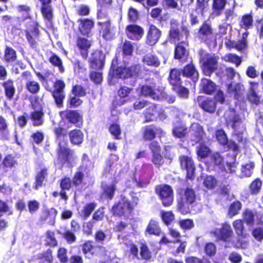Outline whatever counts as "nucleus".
<instances>
[{
  "instance_id": "nucleus-37",
  "label": "nucleus",
  "mask_w": 263,
  "mask_h": 263,
  "mask_svg": "<svg viewBox=\"0 0 263 263\" xmlns=\"http://www.w3.org/2000/svg\"><path fill=\"white\" fill-rule=\"evenodd\" d=\"M17 165V161L15 157L12 154H8L4 157L0 166H2L4 170L7 171L8 168L12 169Z\"/></svg>"
},
{
  "instance_id": "nucleus-58",
  "label": "nucleus",
  "mask_w": 263,
  "mask_h": 263,
  "mask_svg": "<svg viewBox=\"0 0 263 263\" xmlns=\"http://www.w3.org/2000/svg\"><path fill=\"white\" fill-rule=\"evenodd\" d=\"M38 259L47 263H52L53 261L52 251L50 249H47L39 254Z\"/></svg>"
},
{
  "instance_id": "nucleus-1",
  "label": "nucleus",
  "mask_w": 263,
  "mask_h": 263,
  "mask_svg": "<svg viewBox=\"0 0 263 263\" xmlns=\"http://www.w3.org/2000/svg\"><path fill=\"white\" fill-rule=\"evenodd\" d=\"M196 192L191 187L180 188L177 191V210L182 215L190 213V205L196 201Z\"/></svg>"
},
{
  "instance_id": "nucleus-44",
  "label": "nucleus",
  "mask_w": 263,
  "mask_h": 263,
  "mask_svg": "<svg viewBox=\"0 0 263 263\" xmlns=\"http://www.w3.org/2000/svg\"><path fill=\"white\" fill-rule=\"evenodd\" d=\"M181 72L183 77L190 78L195 77L198 75V72L195 69L192 62H190L184 66L181 70Z\"/></svg>"
},
{
  "instance_id": "nucleus-40",
  "label": "nucleus",
  "mask_w": 263,
  "mask_h": 263,
  "mask_svg": "<svg viewBox=\"0 0 263 263\" xmlns=\"http://www.w3.org/2000/svg\"><path fill=\"white\" fill-rule=\"evenodd\" d=\"M242 207V203L238 200L230 203L228 209V215L232 218L237 215Z\"/></svg>"
},
{
  "instance_id": "nucleus-63",
  "label": "nucleus",
  "mask_w": 263,
  "mask_h": 263,
  "mask_svg": "<svg viewBox=\"0 0 263 263\" xmlns=\"http://www.w3.org/2000/svg\"><path fill=\"white\" fill-rule=\"evenodd\" d=\"M178 224L184 231L190 230L195 226L193 220L189 218L180 220Z\"/></svg>"
},
{
  "instance_id": "nucleus-9",
  "label": "nucleus",
  "mask_w": 263,
  "mask_h": 263,
  "mask_svg": "<svg viewBox=\"0 0 263 263\" xmlns=\"http://www.w3.org/2000/svg\"><path fill=\"white\" fill-rule=\"evenodd\" d=\"M140 95L145 97H151L154 100H159L164 96V88L162 86H157L155 84L153 85H142L139 87Z\"/></svg>"
},
{
  "instance_id": "nucleus-48",
  "label": "nucleus",
  "mask_w": 263,
  "mask_h": 263,
  "mask_svg": "<svg viewBox=\"0 0 263 263\" xmlns=\"http://www.w3.org/2000/svg\"><path fill=\"white\" fill-rule=\"evenodd\" d=\"M210 148L203 142H200L196 147V154L200 158H205L210 155Z\"/></svg>"
},
{
  "instance_id": "nucleus-61",
  "label": "nucleus",
  "mask_w": 263,
  "mask_h": 263,
  "mask_svg": "<svg viewBox=\"0 0 263 263\" xmlns=\"http://www.w3.org/2000/svg\"><path fill=\"white\" fill-rule=\"evenodd\" d=\"M217 183V180L214 177L211 175L206 176L203 182L204 186L210 190L214 189L216 187Z\"/></svg>"
},
{
  "instance_id": "nucleus-6",
  "label": "nucleus",
  "mask_w": 263,
  "mask_h": 263,
  "mask_svg": "<svg viewBox=\"0 0 263 263\" xmlns=\"http://www.w3.org/2000/svg\"><path fill=\"white\" fill-rule=\"evenodd\" d=\"M155 192L161 200L163 206L168 207L173 204L174 191L171 185L167 184L158 185L155 188Z\"/></svg>"
},
{
  "instance_id": "nucleus-5",
  "label": "nucleus",
  "mask_w": 263,
  "mask_h": 263,
  "mask_svg": "<svg viewBox=\"0 0 263 263\" xmlns=\"http://www.w3.org/2000/svg\"><path fill=\"white\" fill-rule=\"evenodd\" d=\"M197 37L208 46L215 44L216 39L213 29L210 24L204 21L199 26L197 33Z\"/></svg>"
},
{
  "instance_id": "nucleus-4",
  "label": "nucleus",
  "mask_w": 263,
  "mask_h": 263,
  "mask_svg": "<svg viewBox=\"0 0 263 263\" xmlns=\"http://www.w3.org/2000/svg\"><path fill=\"white\" fill-rule=\"evenodd\" d=\"M166 132L161 127L155 124L146 125L142 127V138L144 142H149L156 138L161 139L166 136Z\"/></svg>"
},
{
  "instance_id": "nucleus-16",
  "label": "nucleus",
  "mask_w": 263,
  "mask_h": 263,
  "mask_svg": "<svg viewBox=\"0 0 263 263\" xmlns=\"http://www.w3.org/2000/svg\"><path fill=\"white\" fill-rule=\"evenodd\" d=\"M61 115L68 122L74 125L76 127L81 128L83 125V118L79 110L66 109L61 112Z\"/></svg>"
},
{
  "instance_id": "nucleus-23",
  "label": "nucleus",
  "mask_w": 263,
  "mask_h": 263,
  "mask_svg": "<svg viewBox=\"0 0 263 263\" xmlns=\"http://www.w3.org/2000/svg\"><path fill=\"white\" fill-rule=\"evenodd\" d=\"M76 46L82 57L85 60L87 59L89 49L91 46V41L84 37L78 36L76 40Z\"/></svg>"
},
{
  "instance_id": "nucleus-59",
  "label": "nucleus",
  "mask_w": 263,
  "mask_h": 263,
  "mask_svg": "<svg viewBox=\"0 0 263 263\" xmlns=\"http://www.w3.org/2000/svg\"><path fill=\"white\" fill-rule=\"evenodd\" d=\"M116 190L115 184H107L103 188V194L108 199L112 200L114 197Z\"/></svg>"
},
{
  "instance_id": "nucleus-25",
  "label": "nucleus",
  "mask_w": 263,
  "mask_h": 263,
  "mask_svg": "<svg viewBox=\"0 0 263 263\" xmlns=\"http://www.w3.org/2000/svg\"><path fill=\"white\" fill-rule=\"evenodd\" d=\"M190 129L192 132L191 137L192 140L196 143H200L203 141L205 132L203 127L198 123H194L192 124Z\"/></svg>"
},
{
  "instance_id": "nucleus-39",
  "label": "nucleus",
  "mask_w": 263,
  "mask_h": 263,
  "mask_svg": "<svg viewBox=\"0 0 263 263\" xmlns=\"http://www.w3.org/2000/svg\"><path fill=\"white\" fill-rule=\"evenodd\" d=\"M145 232L149 235L159 236L161 233V229L159 225V222L155 220L151 219L145 229Z\"/></svg>"
},
{
  "instance_id": "nucleus-2",
  "label": "nucleus",
  "mask_w": 263,
  "mask_h": 263,
  "mask_svg": "<svg viewBox=\"0 0 263 263\" xmlns=\"http://www.w3.org/2000/svg\"><path fill=\"white\" fill-rule=\"evenodd\" d=\"M57 158L54 165L58 166L59 169L62 170L65 166L71 167L76 160L74 150L67 145L64 146L61 142H59L56 150Z\"/></svg>"
},
{
  "instance_id": "nucleus-8",
  "label": "nucleus",
  "mask_w": 263,
  "mask_h": 263,
  "mask_svg": "<svg viewBox=\"0 0 263 263\" xmlns=\"http://www.w3.org/2000/svg\"><path fill=\"white\" fill-rule=\"evenodd\" d=\"M215 135L218 144L224 148H227L226 151H232L233 152L239 151V145L234 141L229 140L227 134L223 129H216Z\"/></svg>"
},
{
  "instance_id": "nucleus-31",
  "label": "nucleus",
  "mask_w": 263,
  "mask_h": 263,
  "mask_svg": "<svg viewBox=\"0 0 263 263\" xmlns=\"http://www.w3.org/2000/svg\"><path fill=\"white\" fill-rule=\"evenodd\" d=\"M48 174V171L46 167L42 168L36 173L33 183V189L35 190H38L43 185V183L46 180Z\"/></svg>"
},
{
  "instance_id": "nucleus-29",
  "label": "nucleus",
  "mask_w": 263,
  "mask_h": 263,
  "mask_svg": "<svg viewBox=\"0 0 263 263\" xmlns=\"http://www.w3.org/2000/svg\"><path fill=\"white\" fill-rule=\"evenodd\" d=\"M244 90L243 86L239 83L231 82L227 87L228 92L232 94L236 100H239L242 97Z\"/></svg>"
},
{
  "instance_id": "nucleus-20",
  "label": "nucleus",
  "mask_w": 263,
  "mask_h": 263,
  "mask_svg": "<svg viewBox=\"0 0 263 263\" xmlns=\"http://www.w3.org/2000/svg\"><path fill=\"white\" fill-rule=\"evenodd\" d=\"M125 32L126 35L129 40L138 41L143 37L144 29L139 25L129 24L126 26Z\"/></svg>"
},
{
  "instance_id": "nucleus-7",
  "label": "nucleus",
  "mask_w": 263,
  "mask_h": 263,
  "mask_svg": "<svg viewBox=\"0 0 263 263\" xmlns=\"http://www.w3.org/2000/svg\"><path fill=\"white\" fill-rule=\"evenodd\" d=\"M218 60V57L211 55L209 53L205 54L200 58L202 72L204 76L210 77L217 70Z\"/></svg>"
},
{
  "instance_id": "nucleus-49",
  "label": "nucleus",
  "mask_w": 263,
  "mask_h": 263,
  "mask_svg": "<svg viewBox=\"0 0 263 263\" xmlns=\"http://www.w3.org/2000/svg\"><path fill=\"white\" fill-rule=\"evenodd\" d=\"M120 48L123 57H130L133 55L134 47V44L130 41L125 40Z\"/></svg>"
},
{
  "instance_id": "nucleus-64",
  "label": "nucleus",
  "mask_w": 263,
  "mask_h": 263,
  "mask_svg": "<svg viewBox=\"0 0 263 263\" xmlns=\"http://www.w3.org/2000/svg\"><path fill=\"white\" fill-rule=\"evenodd\" d=\"M139 13L138 11L132 6L129 7L127 12V19L128 22L136 23L139 19Z\"/></svg>"
},
{
  "instance_id": "nucleus-60",
  "label": "nucleus",
  "mask_w": 263,
  "mask_h": 263,
  "mask_svg": "<svg viewBox=\"0 0 263 263\" xmlns=\"http://www.w3.org/2000/svg\"><path fill=\"white\" fill-rule=\"evenodd\" d=\"M140 254L142 259L149 260L152 258V254L145 243H141L140 247Z\"/></svg>"
},
{
  "instance_id": "nucleus-3",
  "label": "nucleus",
  "mask_w": 263,
  "mask_h": 263,
  "mask_svg": "<svg viewBox=\"0 0 263 263\" xmlns=\"http://www.w3.org/2000/svg\"><path fill=\"white\" fill-rule=\"evenodd\" d=\"M136 205L137 203L123 198L113 204L110 212L115 217H125L132 214Z\"/></svg>"
},
{
  "instance_id": "nucleus-12",
  "label": "nucleus",
  "mask_w": 263,
  "mask_h": 263,
  "mask_svg": "<svg viewBox=\"0 0 263 263\" xmlns=\"http://www.w3.org/2000/svg\"><path fill=\"white\" fill-rule=\"evenodd\" d=\"M59 183L61 189L60 191L59 192L53 191L52 193V196L54 198L60 196L62 200L66 201L68 199L66 191H69L73 186L71 179L67 176H65L59 180Z\"/></svg>"
},
{
  "instance_id": "nucleus-52",
  "label": "nucleus",
  "mask_w": 263,
  "mask_h": 263,
  "mask_svg": "<svg viewBox=\"0 0 263 263\" xmlns=\"http://www.w3.org/2000/svg\"><path fill=\"white\" fill-rule=\"evenodd\" d=\"M47 239L45 246L54 248L58 245V241L55 237V233L51 230H47L45 233Z\"/></svg>"
},
{
  "instance_id": "nucleus-45",
  "label": "nucleus",
  "mask_w": 263,
  "mask_h": 263,
  "mask_svg": "<svg viewBox=\"0 0 263 263\" xmlns=\"http://www.w3.org/2000/svg\"><path fill=\"white\" fill-rule=\"evenodd\" d=\"M262 182L259 178L254 179L249 185V192L252 195H257L260 192Z\"/></svg>"
},
{
  "instance_id": "nucleus-11",
  "label": "nucleus",
  "mask_w": 263,
  "mask_h": 263,
  "mask_svg": "<svg viewBox=\"0 0 263 263\" xmlns=\"http://www.w3.org/2000/svg\"><path fill=\"white\" fill-rule=\"evenodd\" d=\"M66 84L63 80H56L53 84V90L51 95L54 99V102L59 107L63 105V101L65 98L64 89Z\"/></svg>"
},
{
  "instance_id": "nucleus-41",
  "label": "nucleus",
  "mask_w": 263,
  "mask_h": 263,
  "mask_svg": "<svg viewBox=\"0 0 263 263\" xmlns=\"http://www.w3.org/2000/svg\"><path fill=\"white\" fill-rule=\"evenodd\" d=\"M257 212L252 210L246 209L242 212L243 222H245L248 226H253L255 222V217Z\"/></svg>"
},
{
  "instance_id": "nucleus-43",
  "label": "nucleus",
  "mask_w": 263,
  "mask_h": 263,
  "mask_svg": "<svg viewBox=\"0 0 263 263\" xmlns=\"http://www.w3.org/2000/svg\"><path fill=\"white\" fill-rule=\"evenodd\" d=\"M227 3V0H213L212 4L213 14L216 16L220 15L224 10Z\"/></svg>"
},
{
  "instance_id": "nucleus-24",
  "label": "nucleus",
  "mask_w": 263,
  "mask_h": 263,
  "mask_svg": "<svg viewBox=\"0 0 263 263\" xmlns=\"http://www.w3.org/2000/svg\"><path fill=\"white\" fill-rule=\"evenodd\" d=\"M4 89V95L7 101H11L13 100L16 93V88L14 81L9 79L1 83Z\"/></svg>"
},
{
  "instance_id": "nucleus-18",
  "label": "nucleus",
  "mask_w": 263,
  "mask_h": 263,
  "mask_svg": "<svg viewBox=\"0 0 263 263\" xmlns=\"http://www.w3.org/2000/svg\"><path fill=\"white\" fill-rule=\"evenodd\" d=\"M196 102L198 105L204 111L210 114L215 112L217 108V103L213 98L199 96Z\"/></svg>"
},
{
  "instance_id": "nucleus-62",
  "label": "nucleus",
  "mask_w": 263,
  "mask_h": 263,
  "mask_svg": "<svg viewBox=\"0 0 263 263\" xmlns=\"http://www.w3.org/2000/svg\"><path fill=\"white\" fill-rule=\"evenodd\" d=\"M17 58L16 51L10 47H6L5 51V59L7 62H14Z\"/></svg>"
},
{
  "instance_id": "nucleus-47",
  "label": "nucleus",
  "mask_w": 263,
  "mask_h": 263,
  "mask_svg": "<svg viewBox=\"0 0 263 263\" xmlns=\"http://www.w3.org/2000/svg\"><path fill=\"white\" fill-rule=\"evenodd\" d=\"M48 61L53 67H57L61 73L65 71V68L63 65V61L60 57L54 53H51V55L48 58Z\"/></svg>"
},
{
  "instance_id": "nucleus-32",
  "label": "nucleus",
  "mask_w": 263,
  "mask_h": 263,
  "mask_svg": "<svg viewBox=\"0 0 263 263\" xmlns=\"http://www.w3.org/2000/svg\"><path fill=\"white\" fill-rule=\"evenodd\" d=\"M79 30L83 35H88L90 33L92 28L94 26V22L89 18L80 19Z\"/></svg>"
},
{
  "instance_id": "nucleus-33",
  "label": "nucleus",
  "mask_w": 263,
  "mask_h": 263,
  "mask_svg": "<svg viewBox=\"0 0 263 263\" xmlns=\"http://www.w3.org/2000/svg\"><path fill=\"white\" fill-rule=\"evenodd\" d=\"M44 112L42 108L34 110L30 114V119L34 126H40L44 123Z\"/></svg>"
},
{
  "instance_id": "nucleus-55",
  "label": "nucleus",
  "mask_w": 263,
  "mask_h": 263,
  "mask_svg": "<svg viewBox=\"0 0 263 263\" xmlns=\"http://www.w3.org/2000/svg\"><path fill=\"white\" fill-rule=\"evenodd\" d=\"M253 17L250 14H246L242 16L241 20L239 23V26L241 28L248 30L253 25Z\"/></svg>"
},
{
  "instance_id": "nucleus-51",
  "label": "nucleus",
  "mask_w": 263,
  "mask_h": 263,
  "mask_svg": "<svg viewBox=\"0 0 263 263\" xmlns=\"http://www.w3.org/2000/svg\"><path fill=\"white\" fill-rule=\"evenodd\" d=\"M97 206V203L95 202L86 203L83 208L82 210L81 217L83 219H87L95 210Z\"/></svg>"
},
{
  "instance_id": "nucleus-15",
  "label": "nucleus",
  "mask_w": 263,
  "mask_h": 263,
  "mask_svg": "<svg viewBox=\"0 0 263 263\" xmlns=\"http://www.w3.org/2000/svg\"><path fill=\"white\" fill-rule=\"evenodd\" d=\"M118 59L115 57L111 61L109 73L112 78L126 80L127 77V66L125 65L118 66Z\"/></svg>"
},
{
  "instance_id": "nucleus-56",
  "label": "nucleus",
  "mask_w": 263,
  "mask_h": 263,
  "mask_svg": "<svg viewBox=\"0 0 263 263\" xmlns=\"http://www.w3.org/2000/svg\"><path fill=\"white\" fill-rule=\"evenodd\" d=\"M160 217L163 223L167 226L171 224L175 219V215L172 211H161Z\"/></svg>"
},
{
  "instance_id": "nucleus-35",
  "label": "nucleus",
  "mask_w": 263,
  "mask_h": 263,
  "mask_svg": "<svg viewBox=\"0 0 263 263\" xmlns=\"http://www.w3.org/2000/svg\"><path fill=\"white\" fill-rule=\"evenodd\" d=\"M181 71L176 68L170 70L168 77V80L172 88L178 85L182 84V81L180 78Z\"/></svg>"
},
{
  "instance_id": "nucleus-22",
  "label": "nucleus",
  "mask_w": 263,
  "mask_h": 263,
  "mask_svg": "<svg viewBox=\"0 0 263 263\" xmlns=\"http://www.w3.org/2000/svg\"><path fill=\"white\" fill-rule=\"evenodd\" d=\"M213 233L219 240L227 242L233 236V232L230 224L225 222L222 223L220 228L215 230Z\"/></svg>"
},
{
  "instance_id": "nucleus-46",
  "label": "nucleus",
  "mask_w": 263,
  "mask_h": 263,
  "mask_svg": "<svg viewBox=\"0 0 263 263\" xmlns=\"http://www.w3.org/2000/svg\"><path fill=\"white\" fill-rule=\"evenodd\" d=\"M142 61L147 66L155 67H158L160 64L158 57L152 54H146L144 55L142 58Z\"/></svg>"
},
{
  "instance_id": "nucleus-10",
  "label": "nucleus",
  "mask_w": 263,
  "mask_h": 263,
  "mask_svg": "<svg viewBox=\"0 0 263 263\" xmlns=\"http://www.w3.org/2000/svg\"><path fill=\"white\" fill-rule=\"evenodd\" d=\"M25 36L31 48L37 51L39 49L40 31L39 25L34 23L29 28L25 30Z\"/></svg>"
},
{
  "instance_id": "nucleus-54",
  "label": "nucleus",
  "mask_w": 263,
  "mask_h": 263,
  "mask_svg": "<svg viewBox=\"0 0 263 263\" xmlns=\"http://www.w3.org/2000/svg\"><path fill=\"white\" fill-rule=\"evenodd\" d=\"M81 167H79L78 170L74 173L71 179L72 184L75 187L81 185L84 178V174L81 170Z\"/></svg>"
},
{
  "instance_id": "nucleus-13",
  "label": "nucleus",
  "mask_w": 263,
  "mask_h": 263,
  "mask_svg": "<svg viewBox=\"0 0 263 263\" xmlns=\"http://www.w3.org/2000/svg\"><path fill=\"white\" fill-rule=\"evenodd\" d=\"M188 45L187 41H181L175 45L174 58L181 64L187 62L190 58L189 51L186 47Z\"/></svg>"
},
{
  "instance_id": "nucleus-50",
  "label": "nucleus",
  "mask_w": 263,
  "mask_h": 263,
  "mask_svg": "<svg viewBox=\"0 0 263 263\" xmlns=\"http://www.w3.org/2000/svg\"><path fill=\"white\" fill-rule=\"evenodd\" d=\"M108 131L112 136L114 139L121 140L122 139V130L120 125L118 123L115 122L110 124L108 127Z\"/></svg>"
},
{
  "instance_id": "nucleus-19",
  "label": "nucleus",
  "mask_w": 263,
  "mask_h": 263,
  "mask_svg": "<svg viewBox=\"0 0 263 263\" xmlns=\"http://www.w3.org/2000/svg\"><path fill=\"white\" fill-rule=\"evenodd\" d=\"M180 167L186 171V178L193 180L194 177L195 167L191 157L187 155H180L179 157Z\"/></svg>"
},
{
  "instance_id": "nucleus-21",
  "label": "nucleus",
  "mask_w": 263,
  "mask_h": 263,
  "mask_svg": "<svg viewBox=\"0 0 263 263\" xmlns=\"http://www.w3.org/2000/svg\"><path fill=\"white\" fill-rule=\"evenodd\" d=\"M161 34V31L158 28L153 24H150L146 36V44L150 46H154L159 41Z\"/></svg>"
},
{
  "instance_id": "nucleus-53",
  "label": "nucleus",
  "mask_w": 263,
  "mask_h": 263,
  "mask_svg": "<svg viewBox=\"0 0 263 263\" xmlns=\"http://www.w3.org/2000/svg\"><path fill=\"white\" fill-rule=\"evenodd\" d=\"M26 89L31 94H37L39 92L41 87L37 81L34 80H28L25 85Z\"/></svg>"
},
{
  "instance_id": "nucleus-36",
  "label": "nucleus",
  "mask_w": 263,
  "mask_h": 263,
  "mask_svg": "<svg viewBox=\"0 0 263 263\" xmlns=\"http://www.w3.org/2000/svg\"><path fill=\"white\" fill-rule=\"evenodd\" d=\"M104 64V56L101 54H93L90 61V68L95 70L101 69Z\"/></svg>"
},
{
  "instance_id": "nucleus-17",
  "label": "nucleus",
  "mask_w": 263,
  "mask_h": 263,
  "mask_svg": "<svg viewBox=\"0 0 263 263\" xmlns=\"http://www.w3.org/2000/svg\"><path fill=\"white\" fill-rule=\"evenodd\" d=\"M99 33L105 41H111L116 37L115 27L112 26L111 22L108 20L105 22H99Z\"/></svg>"
},
{
  "instance_id": "nucleus-26",
  "label": "nucleus",
  "mask_w": 263,
  "mask_h": 263,
  "mask_svg": "<svg viewBox=\"0 0 263 263\" xmlns=\"http://www.w3.org/2000/svg\"><path fill=\"white\" fill-rule=\"evenodd\" d=\"M232 226L238 238L245 239L249 236L242 219H238L235 220L232 222Z\"/></svg>"
},
{
  "instance_id": "nucleus-14",
  "label": "nucleus",
  "mask_w": 263,
  "mask_h": 263,
  "mask_svg": "<svg viewBox=\"0 0 263 263\" xmlns=\"http://www.w3.org/2000/svg\"><path fill=\"white\" fill-rule=\"evenodd\" d=\"M41 4L40 11L45 21L46 25L49 27L53 26V13L51 6L52 0H39Z\"/></svg>"
},
{
  "instance_id": "nucleus-30",
  "label": "nucleus",
  "mask_w": 263,
  "mask_h": 263,
  "mask_svg": "<svg viewBox=\"0 0 263 263\" xmlns=\"http://www.w3.org/2000/svg\"><path fill=\"white\" fill-rule=\"evenodd\" d=\"M202 91L209 95H212L216 90V85L212 80L207 78H202L200 83Z\"/></svg>"
},
{
  "instance_id": "nucleus-28",
  "label": "nucleus",
  "mask_w": 263,
  "mask_h": 263,
  "mask_svg": "<svg viewBox=\"0 0 263 263\" xmlns=\"http://www.w3.org/2000/svg\"><path fill=\"white\" fill-rule=\"evenodd\" d=\"M71 144L73 145L80 146L83 142L84 135L79 129H73L68 133Z\"/></svg>"
},
{
  "instance_id": "nucleus-34",
  "label": "nucleus",
  "mask_w": 263,
  "mask_h": 263,
  "mask_svg": "<svg viewBox=\"0 0 263 263\" xmlns=\"http://www.w3.org/2000/svg\"><path fill=\"white\" fill-rule=\"evenodd\" d=\"M158 113L157 105L153 104L147 107L143 111L144 120L143 123H148L155 120Z\"/></svg>"
},
{
  "instance_id": "nucleus-38",
  "label": "nucleus",
  "mask_w": 263,
  "mask_h": 263,
  "mask_svg": "<svg viewBox=\"0 0 263 263\" xmlns=\"http://www.w3.org/2000/svg\"><path fill=\"white\" fill-rule=\"evenodd\" d=\"M142 76V70L140 64H134L127 67V77L128 78L137 79Z\"/></svg>"
},
{
  "instance_id": "nucleus-27",
  "label": "nucleus",
  "mask_w": 263,
  "mask_h": 263,
  "mask_svg": "<svg viewBox=\"0 0 263 263\" xmlns=\"http://www.w3.org/2000/svg\"><path fill=\"white\" fill-rule=\"evenodd\" d=\"M258 83L251 82V86L249 89V93L247 95V99L249 102L253 105H258L260 103V96L258 95L256 91Z\"/></svg>"
},
{
  "instance_id": "nucleus-57",
  "label": "nucleus",
  "mask_w": 263,
  "mask_h": 263,
  "mask_svg": "<svg viewBox=\"0 0 263 263\" xmlns=\"http://www.w3.org/2000/svg\"><path fill=\"white\" fill-rule=\"evenodd\" d=\"M169 39L174 43H180L183 37V34L177 28H172L169 31Z\"/></svg>"
},
{
  "instance_id": "nucleus-42",
  "label": "nucleus",
  "mask_w": 263,
  "mask_h": 263,
  "mask_svg": "<svg viewBox=\"0 0 263 263\" xmlns=\"http://www.w3.org/2000/svg\"><path fill=\"white\" fill-rule=\"evenodd\" d=\"M255 168V163L253 161H250L246 164H242L241 166L240 178L250 177L253 172Z\"/></svg>"
}]
</instances>
